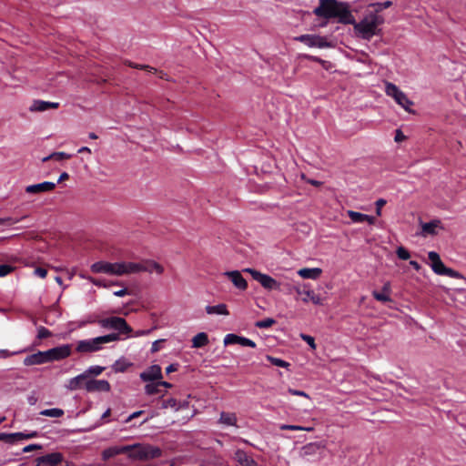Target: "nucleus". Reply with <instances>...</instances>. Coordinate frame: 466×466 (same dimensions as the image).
<instances>
[{
    "label": "nucleus",
    "instance_id": "f257e3e1",
    "mask_svg": "<svg viewBox=\"0 0 466 466\" xmlns=\"http://www.w3.org/2000/svg\"><path fill=\"white\" fill-rule=\"evenodd\" d=\"M313 14L327 20L336 19L339 24L352 25L358 37L370 41L375 35H381L379 25L384 23V18L376 13H370L360 22H356L348 2L338 0H319V5Z\"/></svg>",
    "mask_w": 466,
    "mask_h": 466
},
{
    "label": "nucleus",
    "instance_id": "f03ea898",
    "mask_svg": "<svg viewBox=\"0 0 466 466\" xmlns=\"http://www.w3.org/2000/svg\"><path fill=\"white\" fill-rule=\"evenodd\" d=\"M128 459L132 461H149L161 457L162 451L159 447L147 443H135L128 445Z\"/></svg>",
    "mask_w": 466,
    "mask_h": 466
},
{
    "label": "nucleus",
    "instance_id": "7ed1b4c3",
    "mask_svg": "<svg viewBox=\"0 0 466 466\" xmlns=\"http://www.w3.org/2000/svg\"><path fill=\"white\" fill-rule=\"evenodd\" d=\"M131 262H107V261H97L91 265V270L94 273H105L113 276H123L131 274L129 268Z\"/></svg>",
    "mask_w": 466,
    "mask_h": 466
},
{
    "label": "nucleus",
    "instance_id": "20e7f679",
    "mask_svg": "<svg viewBox=\"0 0 466 466\" xmlns=\"http://www.w3.org/2000/svg\"><path fill=\"white\" fill-rule=\"evenodd\" d=\"M97 324L106 329H113L120 334H130L132 328L127 324V320L121 317H109L97 320Z\"/></svg>",
    "mask_w": 466,
    "mask_h": 466
},
{
    "label": "nucleus",
    "instance_id": "39448f33",
    "mask_svg": "<svg viewBox=\"0 0 466 466\" xmlns=\"http://www.w3.org/2000/svg\"><path fill=\"white\" fill-rule=\"evenodd\" d=\"M385 93L406 111L410 112V106L413 105V102L395 84L386 82Z\"/></svg>",
    "mask_w": 466,
    "mask_h": 466
},
{
    "label": "nucleus",
    "instance_id": "423d86ee",
    "mask_svg": "<svg viewBox=\"0 0 466 466\" xmlns=\"http://www.w3.org/2000/svg\"><path fill=\"white\" fill-rule=\"evenodd\" d=\"M243 271L249 273L253 279L258 281L264 289L268 290H279L280 289V284L268 274L261 273L260 271L251 268H247Z\"/></svg>",
    "mask_w": 466,
    "mask_h": 466
},
{
    "label": "nucleus",
    "instance_id": "0eeeda50",
    "mask_svg": "<svg viewBox=\"0 0 466 466\" xmlns=\"http://www.w3.org/2000/svg\"><path fill=\"white\" fill-rule=\"evenodd\" d=\"M129 268L131 270V274L139 272H156L157 274L161 275L164 272L162 265L150 259L142 262H131Z\"/></svg>",
    "mask_w": 466,
    "mask_h": 466
},
{
    "label": "nucleus",
    "instance_id": "6e6552de",
    "mask_svg": "<svg viewBox=\"0 0 466 466\" xmlns=\"http://www.w3.org/2000/svg\"><path fill=\"white\" fill-rule=\"evenodd\" d=\"M296 40L305 44L309 47L325 48L330 46V44L324 36L316 35H301Z\"/></svg>",
    "mask_w": 466,
    "mask_h": 466
},
{
    "label": "nucleus",
    "instance_id": "1a4fd4ad",
    "mask_svg": "<svg viewBox=\"0 0 466 466\" xmlns=\"http://www.w3.org/2000/svg\"><path fill=\"white\" fill-rule=\"evenodd\" d=\"M35 466H59L64 461V455L56 451L40 456L35 460Z\"/></svg>",
    "mask_w": 466,
    "mask_h": 466
},
{
    "label": "nucleus",
    "instance_id": "9d476101",
    "mask_svg": "<svg viewBox=\"0 0 466 466\" xmlns=\"http://www.w3.org/2000/svg\"><path fill=\"white\" fill-rule=\"evenodd\" d=\"M101 342L99 338H93L89 339H83L77 342L76 350L80 353L95 352L101 350Z\"/></svg>",
    "mask_w": 466,
    "mask_h": 466
},
{
    "label": "nucleus",
    "instance_id": "9b49d317",
    "mask_svg": "<svg viewBox=\"0 0 466 466\" xmlns=\"http://www.w3.org/2000/svg\"><path fill=\"white\" fill-rule=\"evenodd\" d=\"M85 389L87 392H108L111 386L106 380L93 379L86 381Z\"/></svg>",
    "mask_w": 466,
    "mask_h": 466
},
{
    "label": "nucleus",
    "instance_id": "f8f14e48",
    "mask_svg": "<svg viewBox=\"0 0 466 466\" xmlns=\"http://www.w3.org/2000/svg\"><path fill=\"white\" fill-rule=\"evenodd\" d=\"M56 183L51 181H44L42 183L29 185L25 187L28 194H39L44 192H51L56 188Z\"/></svg>",
    "mask_w": 466,
    "mask_h": 466
},
{
    "label": "nucleus",
    "instance_id": "ddd939ff",
    "mask_svg": "<svg viewBox=\"0 0 466 466\" xmlns=\"http://www.w3.org/2000/svg\"><path fill=\"white\" fill-rule=\"evenodd\" d=\"M164 395H165V392L161 395L160 398L156 400V402H157L156 406L158 409L164 410V409L171 408L175 411H177L178 410H180L186 406V403L182 404L181 402L177 401L175 398H168V399L164 400L163 399Z\"/></svg>",
    "mask_w": 466,
    "mask_h": 466
},
{
    "label": "nucleus",
    "instance_id": "4468645a",
    "mask_svg": "<svg viewBox=\"0 0 466 466\" xmlns=\"http://www.w3.org/2000/svg\"><path fill=\"white\" fill-rule=\"evenodd\" d=\"M143 381H154L162 379V370L159 365H152L146 371L140 374Z\"/></svg>",
    "mask_w": 466,
    "mask_h": 466
},
{
    "label": "nucleus",
    "instance_id": "2eb2a0df",
    "mask_svg": "<svg viewBox=\"0 0 466 466\" xmlns=\"http://www.w3.org/2000/svg\"><path fill=\"white\" fill-rule=\"evenodd\" d=\"M225 275L231 280L237 289L240 290H246L248 289L247 280L238 270L227 271L225 272Z\"/></svg>",
    "mask_w": 466,
    "mask_h": 466
},
{
    "label": "nucleus",
    "instance_id": "dca6fc26",
    "mask_svg": "<svg viewBox=\"0 0 466 466\" xmlns=\"http://www.w3.org/2000/svg\"><path fill=\"white\" fill-rule=\"evenodd\" d=\"M128 451H129L128 445L111 446V447L105 449L102 451V459L104 461H107L116 455H119V454H127L128 456Z\"/></svg>",
    "mask_w": 466,
    "mask_h": 466
},
{
    "label": "nucleus",
    "instance_id": "f3484780",
    "mask_svg": "<svg viewBox=\"0 0 466 466\" xmlns=\"http://www.w3.org/2000/svg\"><path fill=\"white\" fill-rule=\"evenodd\" d=\"M234 460L240 466H258L257 461L245 451L238 449L234 453Z\"/></svg>",
    "mask_w": 466,
    "mask_h": 466
},
{
    "label": "nucleus",
    "instance_id": "a211bd4d",
    "mask_svg": "<svg viewBox=\"0 0 466 466\" xmlns=\"http://www.w3.org/2000/svg\"><path fill=\"white\" fill-rule=\"evenodd\" d=\"M59 103L57 102H49L44 101L40 99L34 100L31 106H29V110L31 112H43L51 108H58Z\"/></svg>",
    "mask_w": 466,
    "mask_h": 466
},
{
    "label": "nucleus",
    "instance_id": "6ab92c4d",
    "mask_svg": "<svg viewBox=\"0 0 466 466\" xmlns=\"http://www.w3.org/2000/svg\"><path fill=\"white\" fill-rule=\"evenodd\" d=\"M55 361H59L68 358L72 353L70 344H63L51 349Z\"/></svg>",
    "mask_w": 466,
    "mask_h": 466
},
{
    "label": "nucleus",
    "instance_id": "aec40b11",
    "mask_svg": "<svg viewBox=\"0 0 466 466\" xmlns=\"http://www.w3.org/2000/svg\"><path fill=\"white\" fill-rule=\"evenodd\" d=\"M86 380H88L86 375L82 372L81 374L69 379L66 384V388L71 391L80 390L85 388V383Z\"/></svg>",
    "mask_w": 466,
    "mask_h": 466
},
{
    "label": "nucleus",
    "instance_id": "412c9836",
    "mask_svg": "<svg viewBox=\"0 0 466 466\" xmlns=\"http://www.w3.org/2000/svg\"><path fill=\"white\" fill-rule=\"evenodd\" d=\"M439 276H446L453 279H463L466 280L463 275L460 272L446 267L439 258Z\"/></svg>",
    "mask_w": 466,
    "mask_h": 466
},
{
    "label": "nucleus",
    "instance_id": "4be33fe9",
    "mask_svg": "<svg viewBox=\"0 0 466 466\" xmlns=\"http://www.w3.org/2000/svg\"><path fill=\"white\" fill-rule=\"evenodd\" d=\"M298 293L304 294L305 298L302 299L304 302L311 301L315 305H322L323 299L319 294L315 293L312 289H304L300 291L299 289H297Z\"/></svg>",
    "mask_w": 466,
    "mask_h": 466
},
{
    "label": "nucleus",
    "instance_id": "5701e85b",
    "mask_svg": "<svg viewBox=\"0 0 466 466\" xmlns=\"http://www.w3.org/2000/svg\"><path fill=\"white\" fill-rule=\"evenodd\" d=\"M390 283L386 282L382 287L381 292L374 290L372 292V296L378 301L390 302V301H391V299L390 297Z\"/></svg>",
    "mask_w": 466,
    "mask_h": 466
},
{
    "label": "nucleus",
    "instance_id": "b1692460",
    "mask_svg": "<svg viewBox=\"0 0 466 466\" xmlns=\"http://www.w3.org/2000/svg\"><path fill=\"white\" fill-rule=\"evenodd\" d=\"M322 270L319 268H304L298 271V274L303 278L308 279H317L321 275Z\"/></svg>",
    "mask_w": 466,
    "mask_h": 466
},
{
    "label": "nucleus",
    "instance_id": "393cba45",
    "mask_svg": "<svg viewBox=\"0 0 466 466\" xmlns=\"http://www.w3.org/2000/svg\"><path fill=\"white\" fill-rule=\"evenodd\" d=\"M23 363L25 366H34V365H42L46 364L44 361L42 351H37L34 354L26 356Z\"/></svg>",
    "mask_w": 466,
    "mask_h": 466
},
{
    "label": "nucleus",
    "instance_id": "a878e982",
    "mask_svg": "<svg viewBox=\"0 0 466 466\" xmlns=\"http://www.w3.org/2000/svg\"><path fill=\"white\" fill-rule=\"evenodd\" d=\"M207 314L208 315H229V311L228 310V307L224 303H220L215 306L208 305L205 308Z\"/></svg>",
    "mask_w": 466,
    "mask_h": 466
},
{
    "label": "nucleus",
    "instance_id": "bb28decb",
    "mask_svg": "<svg viewBox=\"0 0 466 466\" xmlns=\"http://www.w3.org/2000/svg\"><path fill=\"white\" fill-rule=\"evenodd\" d=\"M238 418L234 412H220L218 422L226 426H237Z\"/></svg>",
    "mask_w": 466,
    "mask_h": 466
},
{
    "label": "nucleus",
    "instance_id": "cd10ccee",
    "mask_svg": "<svg viewBox=\"0 0 466 466\" xmlns=\"http://www.w3.org/2000/svg\"><path fill=\"white\" fill-rule=\"evenodd\" d=\"M209 342L208 336L206 332H199L192 339V348H203Z\"/></svg>",
    "mask_w": 466,
    "mask_h": 466
},
{
    "label": "nucleus",
    "instance_id": "c85d7f7f",
    "mask_svg": "<svg viewBox=\"0 0 466 466\" xmlns=\"http://www.w3.org/2000/svg\"><path fill=\"white\" fill-rule=\"evenodd\" d=\"M22 435L20 432H14V433H0V441H5L9 444H15L19 441V437Z\"/></svg>",
    "mask_w": 466,
    "mask_h": 466
},
{
    "label": "nucleus",
    "instance_id": "c756f323",
    "mask_svg": "<svg viewBox=\"0 0 466 466\" xmlns=\"http://www.w3.org/2000/svg\"><path fill=\"white\" fill-rule=\"evenodd\" d=\"M72 157L71 154H67L66 152H54L45 157L42 158L43 162H46L48 160L54 159L56 161H62L65 159H69Z\"/></svg>",
    "mask_w": 466,
    "mask_h": 466
},
{
    "label": "nucleus",
    "instance_id": "7c9ffc66",
    "mask_svg": "<svg viewBox=\"0 0 466 466\" xmlns=\"http://www.w3.org/2000/svg\"><path fill=\"white\" fill-rule=\"evenodd\" d=\"M160 388L161 387H160L158 381H157V382L152 381L151 383H147L145 386V392L147 395H155V394H158V393L163 394L165 391H163Z\"/></svg>",
    "mask_w": 466,
    "mask_h": 466
},
{
    "label": "nucleus",
    "instance_id": "2f4dec72",
    "mask_svg": "<svg viewBox=\"0 0 466 466\" xmlns=\"http://www.w3.org/2000/svg\"><path fill=\"white\" fill-rule=\"evenodd\" d=\"M64 413V410L59 408L46 409L40 411V415L52 418H60Z\"/></svg>",
    "mask_w": 466,
    "mask_h": 466
},
{
    "label": "nucleus",
    "instance_id": "473e14b6",
    "mask_svg": "<svg viewBox=\"0 0 466 466\" xmlns=\"http://www.w3.org/2000/svg\"><path fill=\"white\" fill-rule=\"evenodd\" d=\"M437 228V219H432L428 223L422 225V235L434 234Z\"/></svg>",
    "mask_w": 466,
    "mask_h": 466
},
{
    "label": "nucleus",
    "instance_id": "72a5a7b5",
    "mask_svg": "<svg viewBox=\"0 0 466 466\" xmlns=\"http://www.w3.org/2000/svg\"><path fill=\"white\" fill-rule=\"evenodd\" d=\"M121 335L122 334H120L119 332H115V333H110V334H106L104 336H99L98 338H99L101 344H104V343H109V342L119 340Z\"/></svg>",
    "mask_w": 466,
    "mask_h": 466
},
{
    "label": "nucleus",
    "instance_id": "f704fd0d",
    "mask_svg": "<svg viewBox=\"0 0 466 466\" xmlns=\"http://www.w3.org/2000/svg\"><path fill=\"white\" fill-rule=\"evenodd\" d=\"M105 370V367L102 366H90L87 370L84 371V373L86 375L87 380H90L89 377L91 375L93 376H98L100 375Z\"/></svg>",
    "mask_w": 466,
    "mask_h": 466
},
{
    "label": "nucleus",
    "instance_id": "c9c22d12",
    "mask_svg": "<svg viewBox=\"0 0 466 466\" xmlns=\"http://www.w3.org/2000/svg\"><path fill=\"white\" fill-rule=\"evenodd\" d=\"M267 360L269 361V363L271 365H274L277 367L288 368L289 366V363L287 362L286 360L279 359V358L270 356V355H267Z\"/></svg>",
    "mask_w": 466,
    "mask_h": 466
},
{
    "label": "nucleus",
    "instance_id": "e433bc0d",
    "mask_svg": "<svg viewBox=\"0 0 466 466\" xmlns=\"http://www.w3.org/2000/svg\"><path fill=\"white\" fill-rule=\"evenodd\" d=\"M279 428L281 431H312V428H306L299 425H291V424H280Z\"/></svg>",
    "mask_w": 466,
    "mask_h": 466
},
{
    "label": "nucleus",
    "instance_id": "4c0bfd02",
    "mask_svg": "<svg viewBox=\"0 0 466 466\" xmlns=\"http://www.w3.org/2000/svg\"><path fill=\"white\" fill-rule=\"evenodd\" d=\"M348 216L351 219V221L354 223H363L364 222L365 214H363V213L353 211V210H349Z\"/></svg>",
    "mask_w": 466,
    "mask_h": 466
},
{
    "label": "nucleus",
    "instance_id": "58836bf2",
    "mask_svg": "<svg viewBox=\"0 0 466 466\" xmlns=\"http://www.w3.org/2000/svg\"><path fill=\"white\" fill-rule=\"evenodd\" d=\"M240 338L241 336L233 333H228L224 338V344L226 346L231 344H239Z\"/></svg>",
    "mask_w": 466,
    "mask_h": 466
},
{
    "label": "nucleus",
    "instance_id": "ea45409f",
    "mask_svg": "<svg viewBox=\"0 0 466 466\" xmlns=\"http://www.w3.org/2000/svg\"><path fill=\"white\" fill-rule=\"evenodd\" d=\"M275 322H276V320L274 319L267 318V319L257 321L255 325H256V327H258L259 329H268V328L271 327L273 324H275Z\"/></svg>",
    "mask_w": 466,
    "mask_h": 466
},
{
    "label": "nucleus",
    "instance_id": "a19ab883",
    "mask_svg": "<svg viewBox=\"0 0 466 466\" xmlns=\"http://www.w3.org/2000/svg\"><path fill=\"white\" fill-rule=\"evenodd\" d=\"M392 5V2L391 1H385V2H377V3H373L370 5V6H373L375 8V12L374 13H379L380 11H382L383 9H386V8H389Z\"/></svg>",
    "mask_w": 466,
    "mask_h": 466
},
{
    "label": "nucleus",
    "instance_id": "79ce46f5",
    "mask_svg": "<svg viewBox=\"0 0 466 466\" xmlns=\"http://www.w3.org/2000/svg\"><path fill=\"white\" fill-rule=\"evenodd\" d=\"M127 65L132 68L147 70L149 73H155L157 71L156 68H154L148 65H139V64H136V63H133L130 61L127 62Z\"/></svg>",
    "mask_w": 466,
    "mask_h": 466
},
{
    "label": "nucleus",
    "instance_id": "37998d69",
    "mask_svg": "<svg viewBox=\"0 0 466 466\" xmlns=\"http://www.w3.org/2000/svg\"><path fill=\"white\" fill-rule=\"evenodd\" d=\"M51 336H52V332L48 329H46V328H45L43 326H40V327L37 328V336H36V338L38 339H47V338H49Z\"/></svg>",
    "mask_w": 466,
    "mask_h": 466
},
{
    "label": "nucleus",
    "instance_id": "c03bdc74",
    "mask_svg": "<svg viewBox=\"0 0 466 466\" xmlns=\"http://www.w3.org/2000/svg\"><path fill=\"white\" fill-rule=\"evenodd\" d=\"M15 269V267L10 264L0 265V278L5 277L12 273Z\"/></svg>",
    "mask_w": 466,
    "mask_h": 466
},
{
    "label": "nucleus",
    "instance_id": "a18cd8bd",
    "mask_svg": "<svg viewBox=\"0 0 466 466\" xmlns=\"http://www.w3.org/2000/svg\"><path fill=\"white\" fill-rule=\"evenodd\" d=\"M429 258H430V266L434 273L437 274V251H430L429 252Z\"/></svg>",
    "mask_w": 466,
    "mask_h": 466
},
{
    "label": "nucleus",
    "instance_id": "49530a36",
    "mask_svg": "<svg viewBox=\"0 0 466 466\" xmlns=\"http://www.w3.org/2000/svg\"><path fill=\"white\" fill-rule=\"evenodd\" d=\"M128 365L129 364L118 360L112 365V369L115 372H124L127 369Z\"/></svg>",
    "mask_w": 466,
    "mask_h": 466
},
{
    "label": "nucleus",
    "instance_id": "de8ad7c7",
    "mask_svg": "<svg viewBox=\"0 0 466 466\" xmlns=\"http://www.w3.org/2000/svg\"><path fill=\"white\" fill-rule=\"evenodd\" d=\"M397 256L399 258L402 259V260H407L410 258V252L408 249H406L405 248L403 247H399L397 248Z\"/></svg>",
    "mask_w": 466,
    "mask_h": 466
},
{
    "label": "nucleus",
    "instance_id": "09e8293b",
    "mask_svg": "<svg viewBox=\"0 0 466 466\" xmlns=\"http://www.w3.org/2000/svg\"><path fill=\"white\" fill-rule=\"evenodd\" d=\"M27 351V349H24V350H17V351H9L7 350H0V358H9L11 356H14V355H16V354H20V353H23V352H25Z\"/></svg>",
    "mask_w": 466,
    "mask_h": 466
},
{
    "label": "nucleus",
    "instance_id": "8fccbe9b",
    "mask_svg": "<svg viewBox=\"0 0 466 466\" xmlns=\"http://www.w3.org/2000/svg\"><path fill=\"white\" fill-rule=\"evenodd\" d=\"M239 345H241L243 347H250V348L256 347L255 341H253L252 339H250L248 338L242 337V336L239 340Z\"/></svg>",
    "mask_w": 466,
    "mask_h": 466
},
{
    "label": "nucleus",
    "instance_id": "3c124183",
    "mask_svg": "<svg viewBox=\"0 0 466 466\" xmlns=\"http://www.w3.org/2000/svg\"><path fill=\"white\" fill-rule=\"evenodd\" d=\"M99 319L97 318V316L96 315H90L88 316L85 320H83L81 323H80V327H83V326H86V324H94V323H97V320Z\"/></svg>",
    "mask_w": 466,
    "mask_h": 466
},
{
    "label": "nucleus",
    "instance_id": "603ef678",
    "mask_svg": "<svg viewBox=\"0 0 466 466\" xmlns=\"http://www.w3.org/2000/svg\"><path fill=\"white\" fill-rule=\"evenodd\" d=\"M42 354H43V358H44L45 363H49V362L55 361L54 358H53V354H52L51 349H49L47 350H45V351H42Z\"/></svg>",
    "mask_w": 466,
    "mask_h": 466
},
{
    "label": "nucleus",
    "instance_id": "864d4df0",
    "mask_svg": "<svg viewBox=\"0 0 466 466\" xmlns=\"http://www.w3.org/2000/svg\"><path fill=\"white\" fill-rule=\"evenodd\" d=\"M386 200L384 198H379L376 202H375V205H376V214L377 216H380L381 215V208L382 207L386 204Z\"/></svg>",
    "mask_w": 466,
    "mask_h": 466
},
{
    "label": "nucleus",
    "instance_id": "5fc2aeb1",
    "mask_svg": "<svg viewBox=\"0 0 466 466\" xmlns=\"http://www.w3.org/2000/svg\"><path fill=\"white\" fill-rule=\"evenodd\" d=\"M289 393H290L291 395H294V396H300V397H305V398H308L309 399V396L307 392L303 391V390H295V389H291L289 388Z\"/></svg>",
    "mask_w": 466,
    "mask_h": 466
},
{
    "label": "nucleus",
    "instance_id": "6e6d98bb",
    "mask_svg": "<svg viewBox=\"0 0 466 466\" xmlns=\"http://www.w3.org/2000/svg\"><path fill=\"white\" fill-rule=\"evenodd\" d=\"M301 338L304 341H306L310 346V348H312V349L316 348L315 339L313 337H311L309 335H306V334H301Z\"/></svg>",
    "mask_w": 466,
    "mask_h": 466
},
{
    "label": "nucleus",
    "instance_id": "4d7b16f0",
    "mask_svg": "<svg viewBox=\"0 0 466 466\" xmlns=\"http://www.w3.org/2000/svg\"><path fill=\"white\" fill-rule=\"evenodd\" d=\"M88 280L94 284L95 286L96 287H103V288H107L108 285L105 282V280H101V279H94V278H88Z\"/></svg>",
    "mask_w": 466,
    "mask_h": 466
},
{
    "label": "nucleus",
    "instance_id": "13d9d810",
    "mask_svg": "<svg viewBox=\"0 0 466 466\" xmlns=\"http://www.w3.org/2000/svg\"><path fill=\"white\" fill-rule=\"evenodd\" d=\"M20 434L22 436L19 437V441H22V440L33 439V438H35V437L38 436V432L37 431H31L30 433L20 432Z\"/></svg>",
    "mask_w": 466,
    "mask_h": 466
},
{
    "label": "nucleus",
    "instance_id": "bf43d9fd",
    "mask_svg": "<svg viewBox=\"0 0 466 466\" xmlns=\"http://www.w3.org/2000/svg\"><path fill=\"white\" fill-rule=\"evenodd\" d=\"M405 139H406V137L402 133V131L400 129H396L394 140L399 143V142H402Z\"/></svg>",
    "mask_w": 466,
    "mask_h": 466
},
{
    "label": "nucleus",
    "instance_id": "052dcab7",
    "mask_svg": "<svg viewBox=\"0 0 466 466\" xmlns=\"http://www.w3.org/2000/svg\"><path fill=\"white\" fill-rule=\"evenodd\" d=\"M40 449H42V445H40V444H29V445L24 447L23 452H29L34 450H40Z\"/></svg>",
    "mask_w": 466,
    "mask_h": 466
},
{
    "label": "nucleus",
    "instance_id": "680f3d73",
    "mask_svg": "<svg viewBox=\"0 0 466 466\" xmlns=\"http://www.w3.org/2000/svg\"><path fill=\"white\" fill-rule=\"evenodd\" d=\"M35 274L42 279L47 275V270L44 268L38 267L35 269Z\"/></svg>",
    "mask_w": 466,
    "mask_h": 466
},
{
    "label": "nucleus",
    "instance_id": "e2e57ef3",
    "mask_svg": "<svg viewBox=\"0 0 466 466\" xmlns=\"http://www.w3.org/2000/svg\"><path fill=\"white\" fill-rule=\"evenodd\" d=\"M165 341V339H158V340H156L152 343V347H151V352H157L160 350V344L163 343Z\"/></svg>",
    "mask_w": 466,
    "mask_h": 466
},
{
    "label": "nucleus",
    "instance_id": "0e129e2a",
    "mask_svg": "<svg viewBox=\"0 0 466 466\" xmlns=\"http://www.w3.org/2000/svg\"><path fill=\"white\" fill-rule=\"evenodd\" d=\"M439 289H453L456 292H464L465 289L460 288H447L446 285L439 280Z\"/></svg>",
    "mask_w": 466,
    "mask_h": 466
},
{
    "label": "nucleus",
    "instance_id": "69168bd1",
    "mask_svg": "<svg viewBox=\"0 0 466 466\" xmlns=\"http://www.w3.org/2000/svg\"><path fill=\"white\" fill-rule=\"evenodd\" d=\"M178 363H172L166 368V372L169 374L171 372L177 371L178 370Z\"/></svg>",
    "mask_w": 466,
    "mask_h": 466
},
{
    "label": "nucleus",
    "instance_id": "338daca9",
    "mask_svg": "<svg viewBox=\"0 0 466 466\" xmlns=\"http://www.w3.org/2000/svg\"><path fill=\"white\" fill-rule=\"evenodd\" d=\"M144 413V410H137V411H135L133 412L132 414H130L126 420H125V422H129L130 420H132L133 419L135 418H137L139 417L141 414Z\"/></svg>",
    "mask_w": 466,
    "mask_h": 466
},
{
    "label": "nucleus",
    "instance_id": "774afa93",
    "mask_svg": "<svg viewBox=\"0 0 466 466\" xmlns=\"http://www.w3.org/2000/svg\"><path fill=\"white\" fill-rule=\"evenodd\" d=\"M127 294H128V290L127 288H123L122 289H119V290L114 292V296H116V297H124Z\"/></svg>",
    "mask_w": 466,
    "mask_h": 466
}]
</instances>
